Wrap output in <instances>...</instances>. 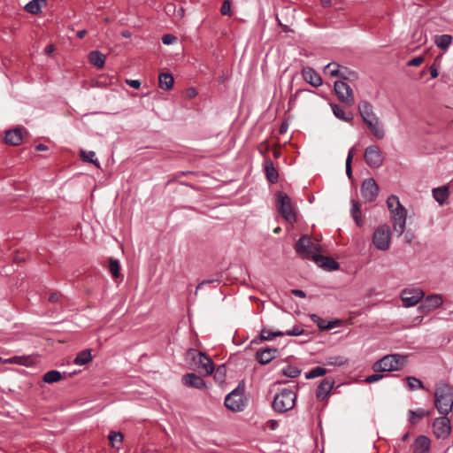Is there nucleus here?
<instances>
[{
    "label": "nucleus",
    "mask_w": 453,
    "mask_h": 453,
    "mask_svg": "<svg viewBox=\"0 0 453 453\" xmlns=\"http://www.w3.org/2000/svg\"><path fill=\"white\" fill-rule=\"evenodd\" d=\"M121 35L125 38H129L131 36V33L127 30L122 31Z\"/></svg>",
    "instance_id": "774afa93"
},
{
    "label": "nucleus",
    "mask_w": 453,
    "mask_h": 453,
    "mask_svg": "<svg viewBox=\"0 0 453 453\" xmlns=\"http://www.w3.org/2000/svg\"><path fill=\"white\" fill-rule=\"evenodd\" d=\"M334 385V380L333 379L325 378L322 380L317 388L316 397L320 401L325 400L330 394Z\"/></svg>",
    "instance_id": "aec40b11"
},
{
    "label": "nucleus",
    "mask_w": 453,
    "mask_h": 453,
    "mask_svg": "<svg viewBox=\"0 0 453 453\" xmlns=\"http://www.w3.org/2000/svg\"><path fill=\"white\" fill-rule=\"evenodd\" d=\"M92 360V355L89 349H86L78 353L73 360V363L77 365H84Z\"/></svg>",
    "instance_id": "473e14b6"
},
{
    "label": "nucleus",
    "mask_w": 453,
    "mask_h": 453,
    "mask_svg": "<svg viewBox=\"0 0 453 453\" xmlns=\"http://www.w3.org/2000/svg\"><path fill=\"white\" fill-rule=\"evenodd\" d=\"M424 61V58L421 56L415 57L410 61H408L407 65L408 66H418L420 65Z\"/></svg>",
    "instance_id": "8fccbe9b"
},
{
    "label": "nucleus",
    "mask_w": 453,
    "mask_h": 453,
    "mask_svg": "<svg viewBox=\"0 0 453 453\" xmlns=\"http://www.w3.org/2000/svg\"><path fill=\"white\" fill-rule=\"evenodd\" d=\"M434 42L438 48L447 50L452 43V36L448 34L436 35L434 36Z\"/></svg>",
    "instance_id": "cd10ccee"
},
{
    "label": "nucleus",
    "mask_w": 453,
    "mask_h": 453,
    "mask_svg": "<svg viewBox=\"0 0 453 453\" xmlns=\"http://www.w3.org/2000/svg\"><path fill=\"white\" fill-rule=\"evenodd\" d=\"M326 370L324 367L317 366L305 374L306 379H313L325 375Z\"/></svg>",
    "instance_id": "79ce46f5"
},
{
    "label": "nucleus",
    "mask_w": 453,
    "mask_h": 453,
    "mask_svg": "<svg viewBox=\"0 0 453 453\" xmlns=\"http://www.w3.org/2000/svg\"><path fill=\"white\" fill-rule=\"evenodd\" d=\"M108 438L112 447H119L122 442L123 435L120 432H111Z\"/></svg>",
    "instance_id": "a18cd8bd"
},
{
    "label": "nucleus",
    "mask_w": 453,
    "mask_h": 453,
    "mask_svg": "<svg viewBox=\"0 0 453 453\" xmlns=\"http://www.w3.org/2000/svg\"><path fill=\"white\" fill-rule=\"evenodd\" d=\"M365 125L367 126L371 134L377 140H383L385 138L386 131L384 128V125L382 121L380 119V118H377L373 120H370L369 122L365 123Z\"/></svg>",
    "instance_id": "5701e85b"
},
{
    "label": "nucleus",
    "mask_w": 453,
    "mask_h": 453,
    "mask_svg": "<svg viewBox=\"0 0 453 453\" xmlns=\"http://www.w3.org/2000/svg\"><path fill=\"white\" fill-rule=\"evenodd\" d=\"M220 12L223 15L231 14V4L228 0L223 2Z\"/></svg>",
    "instance_id": "09e8293b"
},
{
    "label": "nucleus",
    "mask_w": 453,
    "mask_h": 453,
    "mask_svg": "<svg viewBox=\"0 0 453 453\" xmlns=\"http://www.w3.org/2000/svg\"><path fill=\"white\" fill-rule=\"evenodd\" d=\"M431 441L425 435H419L415 439L413 453H429Z\"/></svg>",
    "instance_id": "393cba45"
},
{
    "label": "nucleus",
    "mask_w": 453,
    "mask_h": 453,
    "mask_svg": "<svg viewBox=\"0 0 453 453\" xmlns=\"http://www.w3.org/2000/svg\"><path fill=\"white\" fill-rule=\"evenodd\" d=\"M182 382L187 387L197 389H202L206 387L203 379L193 372L185 374L182 377Z\"/></svg>",
    "instance_id": "b1692460"
},
{
    "label": "nucleus",
    "mask_w": 453,
    "mask_h": 453,
    "mask_svg": "<svg viewBox=\"0 0 453 453\" xmlns=\"http://www.w3.org/2000/svg\"><path fill=\"white\" fill-rule=\"evenodd\" d=\"M25 361H26L25 357L15 356V357L4 359L3 361V364L24 365Z\"/></svg>",
    "instance_id": "49530a36"
},
{
    "label": "nucleus",
    "mask_w": 453,
    "mask_h": 453,
    "mask_svg": "<svg viewBox=\"0 0 453 453\" xmlns=\"http://www.w3.org/2000/svg\"><path fill=\"white\" fill-rule=\"evenodd\" d=\"M406 363V356L389 354L376 361L372 365V370L376 372L399 371L404 367Z\"/></svg>",
    "instance_id": "7ed1b4c3"
},
{
    "label": "nucleus",
    "mask_w": 453,
    "mask_h": 453,
    "mask_svg": "<svg viewBox=\"0 0 453 453\" xmlns=\"http://www.w3.org/2000/svg\"><path fill=\"white\" fill-rule=\"evenodd\" d=\"M351 214L357 226H361L363 225V222L361 219L360 204L357 201L354 199L351 200Z\"/></svg>",
    "instance_id": "72a5a7b5"
},
{
    "label": "nucleus",
    "mask_w": 453,
    "mask_h": 453,
    "mask_svg": "<svg viewBox=\"0 0 453 453\" xmlns=\"http://www.w3.org/2000/svg\"><path fill=\"white\" fill-rule=\"evenodd\" d=\"M40 2L45 3L46 0H31L25 5L24 9L31 14H37L41 12Z\"/></svg>",
    "instance_id": "4c0bfd02"
},
{
    "label": "nucleus",
    "mask_w": 453,
    "mask_h": 453,
    "mask_svg": "<svg viewBox=\"0 0 453 453\" xmlns=\"http://www.w3.org/2000/svg\"><path fill=\"white\" fill-rule=\"evenodd\" d=\"M126 83L133 88H139L141 87V81L139 80H126Z\"/></svg>",
    "instance_id": "603ef678"
},
{
    "label": "nucleus",
    "mask_w": 453,
    "mask_h": 453,
    "mask_svg": "<svg viewBox=\"0 0 453 453\" xmlns=\"http://www.w3.org/2000/svg\"><path fill=\"white\" fill-rule=\"evenodd\" d=\"M276 349H272L258 350L256 354V358L261 365H266L276 357Z\"/></svg>",
    "instance_id": "bb28decb"
},
{
    "label": "nucleus",
    "mask_w": 453,
    "mask_h": 453,
    "mask_svg": "<svg viewBox=\"0 0 453 453\" xmlns=\"http://www.w3.org/2000/svg\"><path fill=\"white\" fill-rule=\"evenodd\" d=\"M292 293H293L296 296H297V297H301V298H303V297H305V296H306V295H305V293H304V291H303V290H301V289H294V290H292Z\"/></svg>",
    "instance_id": "6e6d98bb"
},
{
    "label": "nucleus",
    "mask_w": 453,
    "mask_h": 453,
    "mask_svg": "<svg viewBox=\"0 0 453 453\" xmlns=\"http://www.w3.org/2000/svg\"><path fill=\"white\" fill-rule=\"evenodd\" d=\"M296 401V394L291 389L283 388L280 393L275 395L273 408L279 413H285L295 407Z\"/></svg>",
    "instance_id": "20e7f679"
},
{
    "label": "nucleus",
    "mask_w": 453,
    "mask_h": 453,
    "mask_svg": "<svg viewBox=\"0 0 453 453\" xmlns=\"http://www.w3.org/2000/svg\"><path fill=\"white\" fill-rule=\"evenodd\" d=\"M349 73L347 68H343L342 70L340 69V74H338L337 77H340L342 80H347L348 76L347 73Z\"/></svg>",
    "instance_id": "4d7b16f0"
},
{
    "label": "nucleus",
    "mask_w": 453,
    "mask_h": 453,
    "mask_svg": "<svg viewBox=\"0 0 453 453\" xmlns=\"http://www.w3.org/2000/svg\"><path fill=\"white\" fill-rule=\"evenodd\" d=\"M81 157L83 161L92 163L97 168H100V162L96 157V153L93 150H81Z\"/></svg>",
    "instance_id": "f704fd0d"
},
{
    "label": "nucleus",
    "mask_w": 453,
    "mask_h": 453,
    "mask_svg": "<svg viewBox=\"0 0 453 453\" xmlns=\"http://www.w3.org/2000/svg\"><path fill=\"white\" fill-rule=\"evenodd\" d=\"M430 415V412L429 411H425L424 409L422 408H418L415 411L413 410H411L409 411V421L412 424V425H415L417 424L419 420H421L423 418L426 417V416H429Z\"/></svg>",
    "instance_id": "2f4dec72"
},
{
    "label": "nucleus",
    "mask_w": 453,
    "mask_h": 453,
    "mask_svg": "<svg viewBox=\"0 0 453 453\" xmlns=\"http://www.w3.org/2000/svg\"><path fill=\"white\" fill-rule=\"evenodd\" d=\"M176 41V37L171 34H165L162 36V42L165 45H170Z\"/></svg>",
    "instance_id": "de8ad7c7"
},
{
    "label": "nucleus",
    "mask_w": 453,
    "mask_h": 453,
    "mask_svg": "<svg viewBox=\"0 0 453 453\" xmlns=\"http://www.w3.org/2000/svg\"><path fill=\"white\" fill-rule=\"evenodd\" d=\"M302 74L306 82L314 88H318L322 85L321 76L310 66L303 67L302 69Z\"/></svg>",
    "instance_id": "a211bd4d"
},
{
    "label": "nucleus",
    "mask_w": 453,
    "mask_h": 453,
    "mask_svg": "<svg viewBox=\"0 0 453 453\" xmlns=\"http://www.w3.org/2000/svg\"><path fill=\"white\" fill-rule=\"evenodd\" d=\"M311 320L316 323L319 326V328L323 330H331L335 327H339L343 325L344 321L342 319H331V320H325L321 319L317 313H311Z\"/></svg>",
    "instance_id": "dca6fc26"
},
{
    "label": "nucleus",
    "mask_w": 453,
    "mask_h": 453,
    "mask_svg": "<svg viewBox=\"0 0 453 453\" xmlns=\"http://www.w3.org/2000/svg\"><path fill=\"white\" fill-rule=\"evenodd\" d=\"M446 416L447 415H443L442 417L436 418L434 420V434L438 439H446L450 434V421Z\"/></svg>",
    "instance_id": "f8f14e48"
},
{
    "label": "nucleus",
    "mask_w": 453,
    "mask_h": 453,
    "mask_svg": "<svg viewBox=\"0 0 453 453\" xmlns=\"http://www.w3.org/2000/svg\"><path fill=\"white\" fill-rule=\"evenodd\" d=\"M332 110L334 116L343 121L349 122L352 119L351 115H347L343 108L337 104L332 105Z\"/></svg>",
    "instance_id": "58836bf2"
},
{
    "label": "nucleus",
    "mask_w": 453,
    "mask_h": 453,
    "mask_svg": "<svg viewBox=\"0 0 453 453\" xmlns=\"http://www.w3.org/2000/svg\"><path fill=\"white\" fill-rule=\"evenodd\" d=\"M53 50H54V46H53V45H51V44H50V45L46 46V48H45V52H46L47 54H50L51 52H53Z\"/></svg>",
    "instance_id": "338daca9"
},
{
    "label": "nucleus",
    "mask_w": 453,
    "mask_h": 453,
    "mask_svg": "<svg viewBox=\"0 0 453 453\" xmlns=\"http://www.w3.org/2000/svg\"><path fill=\"white\" fill-rule=\"evenodd\" d=\"M245 405L246 399L243 390L239 388H234L225 398V406L234 412L243 411Z\"/></svg>",
    "instance_id": "423d86ee"
},
{
    "label": "nucleus",
    "mask_w": 453,
    "mask_h": 453,
    "mask_svg": "<svg viewBox=\"0 0 453 453\" xmlns=\"http://www.w3.org/2000/svg\"><path fill=\"white\" fill-rule=\"evenodd\" d=\"M27 133L24 127H16L6 131L4 140L6 143L17 146L23 139V134Z\"/></svg>",
    "instance_id": "4be33fe9"
},
{
    "label": "nucleus",
    "mask_w": 453,
    "mask_h": 453,
    "mask_svg": "<svg viewBox=\"0 0 453 453\" xmlns=\"http://www.w3.org/2000/svg\"><path fill=\"white\" fill-rule=\"evenodd\" d=\"M406 382L410 390L424 388L422 381L415 377H407Z\"/></svg>",
    "instance_id": "37998d69"
},
{
    "label": "nucleus",
    "mask_w": 453,
    "mask_h": 453,
    "mask_svg": "<svg viewBox=\"0 0 453 453\" xmlns=\"http://www.w3.org/2000/svg\"><path fill=\"white\" fill-rule=\"evenodd\" d=\"M90 64L97 68H103L105 63V55L99 50H93L88 54Z\"/></svg>",
    "instance_id": "c756f323"
},
{
    "label": "nucleus",
    "mask_w": 453,
    "mask_h": 453,
    "mask_svg": "<svg viewBox=\"0 0 453 453\" xmlns=\"http://www.w3.org/2000/svg\"><path fill=\"white\" fill-rule=\"evenodd\" d=\"M312 259L319 264V265L326 271L333 272L339 268V264L331 257H325L321 255L312 256Z\"/></svg>",
    "instance_id": "412c9836"
},
{
    "label": "nucleus",
    "mask_w": 453,
    "mask_h": 453,
    "mask_svg": "<svg viewBox=\"0 0 453 453\" xmlns=\"http://www.w3.org/2000/svg\"><path fill=\"white\" fill-rule=\"evenodd\" d=\"M443 303L442 296L441 295H431L428 296L422 304L418 307V311H430L432 310L439 308Z\"/></svg>",
    "instance_id": "6ab92c4d"
},
{
    "label": "nucleus",
    "mask_w": 453,
    "mask_h": 453,
    "mask_svg": "<svg viewBox=\"0 0 453 453\" xmlns=\"http://www.w3.org/2000/svg\"><path fill=\"white\" fill-rule=\"evenodd\" d=\"M424 296L423 291L418 288H406L401 292V301L405 308L416 305Z\"/></svg>",
    "instance_id": "9b49d317"
},
{
    "label": "nucleus",
    "mask_w": 453,
    "mask_h": 453,
    "mask_svg": "<svg viewBox=\"0 0 453 453\" xmlns=\"http://www.w3.org/2000/svg\"><path fill=\"white\" fill-rule=\"evenodd\" d=\"M317 250L311 237L308 234L302 235L296 243V251L297 254L305 258H312V254Z\"/></svg>",
    "instance_id": "9d476101"
},
{
    "label": "nucleus",
    "mask_w": 453,
    "mask_h": 453,
    "mask_svg": "<svg viewBox=\"0 0 453 453\" xmlns=\"http://www.w3.org/2000/svg\"><path fill=\"white\" fill-rule=\"evenodd\" d=\"M372 242L379 250H388L390 247V227L386 224L379 226L373 233Z\"/></svg>",
    "instance_id": "0eeeda50"
},
{
    "label": "nucleus",
    "mask_w": 453,
    "mask_h": 453,
    "mask_svg": "<svg viewBox=\"0 0 453 453\" xmlns=\"http://www.w3.org/2000/svg\"><path fill=\"white\" fill-rule=\"evenodd\" d=\"M86 34H87V31L85 29L80 30L77 33V37L81 39V38H83L85 36Z\"/></svg>",
    "instance_id": "69168bd1"
},
{
    "label": "nucleus",
    "mask_w": 453,
    "mask_h": 453,
    "mask_svg": "<svg viewBox=\"0 0 453 453\" xmlns=\"http://www.w3.org/2000/svg\"><path fill=\"white\" fill-rule=\"evenodd\" d=\"M283 374L288 378H296L301 373V369L296 366L288 365L283 369Z\"/></svg>",
    "instance_id": "a19ab883"
},
{
    "label": "nucleus",
    "mask_w": 453,
    "mask_h": 453,
    "mask_svg": "<svg viewBox=\"0 0 453 453\" xmlns=\"http://www.w3.org/2000/svg\"><path fill=\"white\" fill-rule=\"evenodd\" d=\"M434 405L441 415H448L453 408V388L444 382L435 387Z\"/></svg>",
    "instance_id": "f03ea898"
},
{
    "label": "nucleus",
    "mask_w": 453,
    "mask_h": 453,
    "mask_svg": "<svg viewBox=\"0 0 453 453\" xmlns=\"http://www.w3.org/2000/svg\"><path fill=\"white\" fill-rule=\"evenodd\" d=\"M120 268L119 261L111 257L109 260V271L113 278L117 279L120 276Z\"/></svg>",
    "instance_id": "e433bc0d"
},
{
    "label": "nucleus",
    "mask_w": 453,
    "mask_h": 453,
    "mask_svg": "<svg viewBox=\"0 0 453 453\" xmlns=\"http://www.w3.org/2000/svg\"><path fill=\"white\" fill-rule=\"evenodd\" d=\"M277 208L281 217L288 223H296L297 220L296 212L293 207L291 198L285 193H276Z\"/></svg>",
    "instance_id": "39448f33"
},
{
    "label": "nucleus",
    "mask_w": 453,
    "mask_h": 453,
    "mask_svg": "<svg viewBox=\"0 0 453 453\" xmlns=\"http://www.w3.org/2000/svg\"><path fill=\"white\" fill-rule=\"evenodd\" d=\"M346 174H347L349 179H351V177H352L351 165L346 166Z\"/></svg>",
    "instance_id": "0e129e2a"
},
{
    "label": "nucleus",
    "mask_w": 453,
    "mask_h": 453,
    "mask_svg": "<svg viewBox=\"0 0 453 453\" xmlns=\"http://www.w3.org/2000/svg\"><path fill=\"white\" fill-rule=\"evenodd\" d=\"M214 281H215L214 280H204L201 281L197 285V287H196V288L195 290V296L197 295L198 290L201 289L203 286L209 285V284H211V283H212Z\"/></svg>",
    "instance_id": "864d4df0"
},
{
    "label": "nucleus",
    "mask_w": 453,
    "mask_h": 453,
    "mask_svg": "<svg viewBox=\"0 0 453 453\" xmlns=\"http://www.w3.org/2000/svg\"><path fill=\"white\" fill-rule=\"evenodd\" d=\"M304 334V329L300 325H295L290 329H287L285 331H271L270 329L263 328L260 332V336L262 340L270 341L277 336H299Z\"/></svg>",
    "instance_id": "1a4fd4ad"
},
{
    "label": "nucleus",
    "mask_w": 453,
    "mask_h": 453,
    "mask_svg": "<svg viewBox=\"0 0 453 453\" xmlns=\"http://www.w3.org/2000/svg\"><path fill=\"white\" fill-rule=\"evenodd\" d=\"M358 111L365 124L379 118L373 111L372 104L365 100L358 104Z\"/></svg>",
    "instance_id": "f3484780"
},
{
    "label": "nucleus",
    "mask_w": 453,
    "mask_h": 453,
    "mask_svg": "<svg viewBox=\"0 0 453 453\" xmlns=\"http://www.w3.org/2000/svg\"><path fill=\"white\" fill-rule=\"evenodd\" d=\"M334 91L338 99L346 104H352L354 102L353 91L349 84L342 81L334 82Z\"/></svg>",
    "instance_id": "ddd939ff"
},
{
    "label": "nucleus",
    "mask_w": 453,
    "mask_h": 453,
    "mask_svg": "<svg viewBox=\"0 0 453 453\" xmlns=\"http://www.w3.org/2000/svg\"><path fill=\"white\" fill-rule=\"evenodd\" d=\"M432 194L434 199L441 205L446 203L449 196V188L447 186H441L433 188Z\"/></svg>",
    "instance_id": "a878e982"
},
{
    "label": "nucleus",
    "mask_w": 453,
    "mask_h": 453,
    "mask_svg": "<svg viewBox=\"0 0 453 453\" xmlns=\"http://www.w3.org/2000/svg\"><path fill=\"white\" fill-rule=\"evenodd\" d=\"M364 157L366 165L372 168H379L384 162L383 154L377 145H370L366 147Z\"/></svg>",
    "instance_id": "6e6552de"
},
{
    "label": "nucleus",
    "mask_w": 453,
    "mask_h": 453,
    "mask_svg": "<svg viewBox=\"0 0 453 453\" xmlns=\"http://www.w3.org/2000/svg\"><path fill=\"white\" fill-rule=\"evenodd\" d=\"M430 73L432 78H436L438 76L437 68L434 65L430 66Z\"/></svg>",
    "instance_id": "13d9d810"
},
{
    "label": "nucleus",
    "mask_w": 453,
    "mask_h": 453,
    "mask_svg": "<svg viewBox=\"0 0 453 453\" xmlns=\"http://www.w3.org/2000/svg\"><path fill=\"white\" fill-rule=\"evenodd\" d=\"M193 360L198 368H201L206 375H211L214 371V364L211 358L203 352H198L193 357Z\"/></svg>",
    "instance_id": "2eb2a0df"
},
{
    "label": "nucleus",
    "mask_w": 453,
    "mask_h": 453,
    "mask_svg": "<svg viewBox=\"0 0 453 453\" xmlns=\"http://www.w3.org/2000/svg\"><path fill=\"white\" fill-rule=\"evenodd\" d=\"M325 72L333 77H337L340 74V65L331 62L325 66Z\"/></svg>",
    "instance_id": "c03bdc74"
},
{
    "label": "nucleus",
    "mask_w": 453,
    "mask_h": 453,
    "mask_svg": "<svg viewBox=\"0 0 453 453\" xmlns=\"http://www.w3.org/2000/svg\"><path fill=\"white\" fill-rule=\"evenodd\" d=\"M58 299H59V295L57 294V293H54V294L50 295V297H49V300L51 303L58 302Z\"/></svg>",
    "instance_id": "bf43d9fd"
},
{
    "label": "nucleus",
    "mask_w": 453,
    "mask_h": 453,
    "mask_svg": "<svg viewBox=\"0 0 453 453\" xmlns=\"http://www.w3.org/2000/svg\"><path fill=\"white\" fill-rule=\"evenodd\" d=\"M383 378V375L382 374H372V375H370L368 377H366L365 379V381L367 383H373V382H376L378 380H380V379Z\"/></svg>",
    "instance_id": "3c124183"
},
{
    "label": "nucleus",
    "mask_w": 453,
    "mask_h": 453,
    "mask_svg": "<svg viewBox=\"0 0 453 453\" xmlns=\"http://www.w3.org/2000/svg\"><path fill=\"white\" fill-rule=\"evenodd\" d=\"M379 194V187L372 178L365 179L361 186V195L368 202L376 199Z\"/></svg>",
    "instance_id": "4468645a"
},
{
    "label": "nucleus",
    "mask_w": 453,
    "mask_h": 453,
    "mask_svg": "<svg viewBox=\"0 0 453 453\" xmlns=\"http://www.w3.org/2000/svg\"><path fill=\"white\" fill-rule=\"evenodd\" d=\"M62 376L60 372L51 370L43 374L42 380L46 383H55L61 380Z\"/></svg>",
    "instance_id": "c9c22d12"
},
{
    "label": "nucleus",
    "mask_w": 453,
    "mask_h": 453,
    "mask_svg": "<svg viewBox=\"0 0 453 453\" xmlns=\"http://www.w3.org/2000/svg\"><path fill=\"white\" fill-rule=\"evenodd\" d=\"M288 130V124L283 122L281 125H280V134H284L286 133Z\"/></svg>",
    "instance_id": "e2e57ef3"
},
{
    "label": "nucleus",
    "mask_w": 453,
    "mask_h": 453,
    "mask_svg": "<svg viewBox=\"0 0 453 453\" xmlns=\"http://www.w3.org/2000/svg\"><path fill=\"white\" fill-rule=\"evenodd\" d=\"M158 82H159V87L162 89L169 90L173 86L174 79L171 73H163L159 75Z\"/></svg>",
    "instance_id": "7c9ffc66"
},
{
    "label": "nucleus",
    "mask_w": 453,
    "mask_h": 453,
    "mask_svg": "<svg viewBox=\"0 0 453 453\" xmlns=\"http://www.w3.org/2000/svg\"><path fill=\"white\" fill-rule=\"evenodd\" d=\"M348 363V359L342 356L329 357L326 359V365L333 366H342Z\"/></svg>",
    "instance_id": "ea45409f"
},
{
    "label": "nucleus",
    "mask_w": 453,
    "mask_h": 453,
    "mask_svg": "<svg viewBox=\"0 0 453 453\" xmlns=\"http://www.w3.org/2000/svg\"><path fill=\"white\" fill-rule=\"evenodd\" d=\"M320 4L323 7H330L332 5V0H320Z\"/></svg>",
    "instance_id": "052dcab7"
},
{
    "label": "nucleus",
    "mask_w": 453,
    "mask_h": 453,
    "mask_svg": "<svg viewBox=\"0 0 453 453\" xmlns=\"http://www.w3.org/2000/svg\"><path fill=\"white\" fill-rule=\"evenodd\" d=\"M353 151H354V148H351L349 150V153H348V156H347V158H346V166H349V165H351V161H352V158H353Z\"/></svg>",
    "instance_id": "5fc2aeb1"
},
{
    "label": "nucleus",
    "mask_w": 453,
    "mask_h": 453,
    "mask_svg": "<svg viewBox=\"0 0 453 453\" xmlns=\"http://www.w3.org/2000/svg\"><path fill=\"white\" fill-rule=\"evenodd\" d=\"M265 172L269 182L276 183L278 181L279 174L272 160L269 159L265 162Z\"/></svg>",
    "instance_id": "c85d7f7f"
},
{
    "label": "nucleus",
    "mask_w": 453,
    "mask_h": 453,
    "mask_svg": "<svg viewBox=\"0 0 453 453\" xmlns=\"http://www.w3.org/2000/svg\"><path fill=\"white\" fill-rule=\"evenodd\" d=\"M35 150L37 151H43V150H48V147L45 144L40 143V144L35 146Z\"/></svg>",
    "instance_id": "680f3d73"
},
{
    "label": "nucleus",
    "mask_w": 453,
    "mask_h": 453,
    "mask_svg": "<svg viewBox=\"0 0 453 453\" xmlns=\"http://www.w3.org/2000/svg\"><path fill=\"white\" fill-rule=\"evenodd\" d=\"M387 204L392 213L393 231L397 234V236H401L405 231L407 211L400 203L398 196L394 195L388 196Z\"/></svg>",
    "instance_id": "f257e3e1"
}]
</instances>
